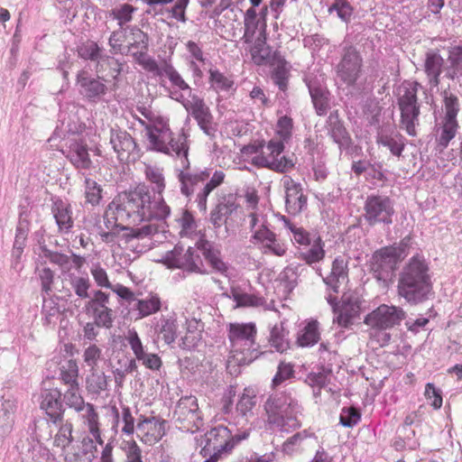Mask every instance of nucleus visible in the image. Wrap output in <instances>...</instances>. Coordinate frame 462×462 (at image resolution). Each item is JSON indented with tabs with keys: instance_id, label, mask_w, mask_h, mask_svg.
I'll use <instances>...</instances> for the list:
<instances>
[{
	"instance_id": "10",
	"label": "nucleus",
	"mask_w": 462,
	"mask_h": 462,
	"mask_svg": "<svg viewBox=\"0 0 462 462\" xmlns=\"http://www.w3.org/2000/svg\"><path fill=\"white\" fill-rule=\"evenodd\" d=\"M110 133V143L117 153L119 161L134 162L141 157V149L130 134L125 130L114 128Z\"/></svg>"
},
{
	"instance_id": "42",
	"label": "nucleus",
	"mask_w": 462,
	"mask_h": 462,
	"mask_svg": "<svg viewBox=\"0 0 462 462\" xmlns=\"http://www.w3.org/2000/svg\"><path fill=\"white\" fill-rule=\"evenodd\" d=\"M161 300L157 295H152L146 300H136L134 309L139 311V319L156 313L161 309Z\"/></svg>"
},
{
	"instance_id": "16",
	"label": "nucleus",
	"mask_w": 462,
	"mask_h": 462,
	"mask_svg": "<svg viewBox=\"0 0 462 462\" xmlns=\"http://www.w3.org/2000/svg\"><path fill=\"white\" fill-rule=\"evenodd\" d=\"M90 150L83 138H71L69 140L68 158L77 169L88 170L92 166Z\"/></svg>"
},
{
	"instance_id": "34",
	"label": "nucleus",
	"mask_w": 462,
	"mask_h": 462,
	"mask_svg": "<svg viewBox=\"0 0 462 462\" xmlns=\"http://www.w3.org/2000/svg\"><path fill=\"white\" fill-rule=\"evenodd\" d=\"M325 254L324 242L319 236L314 240L311 247L306 252H300L298 258L303 260L307 264L311 265L323 260Z\"/></svg>"
},
{
	"instance_id": "40",
	"label": "nucleus",
	"mask_w": 462,
	"mask_h": 462,
	"mask_svg": "<svg viewBox=\"0 0 462 462\" xmlns=\"http://www.w3.org/2000/svg\"><path fill=\"white\" fill-rule=\"evenodd\" d=\"M100 51L101 49L98 44L90 40L82 42L77 48V52L79 58L91 61H101L104 56L100 54Z\"/></svg>"
},
{
	"instance_id": "32",
	"label": "nucleus",
	"mask_w": 462,
	"mask_h": 462,
	"mask_svg": "<svg viewBox=\"0 0 462 462\" xmlns=\"http://www.w3.org/2000/svg\"><path fill=\"white\" fill-rule=\"evenodd\" d=\"M245 32L243 40L246 43H251L256 32H259V37L266 39V21L261 18L244 20Z\"/></svg>"
},
{
	"instance_id": "58",
	"label": "nucleus",
	"mask_w": 462,
	"mask_h": 462,
	"mask_svg": "<svg viewBox=\"0 0 462 462\" xmlns=\"http://www.w3.org/2000/svg\"><path fill=\"white\" fill-rule=\"evenodd\" d=\"M160 333L162 335V339L166 344L173 343L177 337L176 320L172 319H162Z\"/></svg>"
},
{
	"instance_id": "45",
	"label": "nucleus",
	"mask_w": 462,
	"mask_h": 462,
	"mask_svg": "<svg viewBox=\"0 0 462 462\" xmlns=\"http://www.w3.org/2000/svg\"><path fill=\"white\" fill-rule=\"evenodd\" d=\"M184 252V246L178 243L173 249L167 251L158 263H163L168 269H179L182 265L180 264V256Z\"/></svg>"
},
{
	"instance_id": "5",
	"label": "nucleus",
	"mask_w": 462,
	"mask_h": 462,
	"mask_svg": "<svg viewBox=\"0 0 462 462\" xmlns=\"http://www.w3.org/2000/svg\"><path fill=\"white\" fill-rule=\"evenodd\" d=\"M401 263L389 245L383 246L373 253L369 271L377 282L388 288Z\"/></svg>"
},
{
	"instance_id": "22",
	"label": "nucleus",
	"mask_w": 462,
	"mask_h": 462,
	"mask_svg": "<svg viewBox=\"0 0 462 462\" xmlns=\"http://www.w3.org/2000/svg\"><path fill=\"white\" fill-rule=\"evenodd\" d=\"M435 118L436 124L434 130L439 134V137H437V143L442 149H445L456 135L458 127L457 117Z\"/></svg>"
},
{
	"instance_id": "24",
	"label": "nucleus",
	"mask_w": 462,
	"mask_h": 462,
	"mask_svg": "<svg viewBox=\"0 0 462 462\" xmlns=\"http://www.w3.org/2000/svg\"><path fill=\"white\" fill-rule=\"evenodd\" d=\"M348 276L347 262L342 256H337L332 262L331 272L328 276L322 277L324 283L333 292L339 291V280Z\"/></svg>"
},
{
	"instance_id": "21",
	"label": "nucleus",
	"mask_w": 462,
	"mask_h": 462,
	"mask_svg": "<svg viewBox=\"0 0 462 462\" xmlns=\"http://www.w3.org/2000/svg\"><path fill=\"white\" fill-rule=\"evenodd\" d=\"M273 69L271 79L281 91H286L291 77V65L282 54L274 56V62L270 65Z\"/></svg>"
},
{
	"instance_id": "64",
	"label": "nucleus",
	"mask_w": 462,
	"mask_h": 462,
	"mask_svg": "<svg viewBox=\"0 0 462 462\" xmlns=\"http://www.w3.org/2000/svg\"><path fill=\"white\" fill-rule=\"evenodd\" d=\"M200 129L209 137L214 138L218 130V123L214 117H195Z\"/></svg>"
},
{
	"instance_id": "50",
	"label": "nucleus",
	"mask_w": 462,
	"mask_h": 462,
	"mask_svg": "<svg viewBox=\"0 0 462 462\" xmlns=\"http://www.w3.org/2000/svg\"><path fill=\"white\" fill-rule=\"evenodd\" d=\"M109 301V294L102 291H95L93 297L85 304L84 310L90 316V311H97V309L106 308Z\"/></svg>"
},
{
	"instance_id": "9",
	"label": "nucleus",
	"mask_w": 462,
	"mask_h": 462,
	"mask_svg": "<svg viewBox=\"0 0 462 462\" xmlns=\"http://www.w3.org/2000/svg\"><path fill=\"white\" fill-rule=\"evenodd\" d=\"M134 56L138 63L141 64L146 71L155 77L166 76L173 87L180 90H186L190 94L191 88L171 63L164 61L163 65L160 67L154 59L145 57V53L143 51L134 53Z\"/></svg>"
},
{
	"instance_id": "18",
	"label": "nucleus",
	"mask_w": 462,
	"mask_h": 462,
	"mask_svg": "<svg viewBox=\"0 0 462 462\" xmlns=\"http://www.w3.org/2000/svg\"><path fill=\"white\" fill-rule=\"evenodd\" d=\"M195 246L202 253L205 260L212 269L221 274H226L228 264L221 259V251L214 247L213 242L201 240L200 242H196Z\"/></svg>"
},
{
	"instance_id": "8",
	"label": "nucleus",
	"mask_w": 462,
	"mask_h": 462,
	"mask_svg": "<svg viewBox=\"0 0 462 462\" xmlns=\"http://www.w3.org/2000/svg\"><path fill=\"white\" fill-rule=\"evenodd\" d=\"M120 202L116 207V210H126L129 208L133 212H136L142 218L145 217V208L152 206V197L149 188L145 184H139L134 189L120 192L117 195Z\"/></svg>"
},
{
	"instance_id": "41",
	"label": "nucleus",
	"mask_w": 462,
	"mask_h": 462,
	"mask_svg": "<svg viewBox=\"0 0 462 462\" xmlns=\"http://www.w3.org/2000/svg\"><path fill=\"white\" fill-rule=\"evenodd\" d=\"M448 60L450 66L448 75L452 79H462V46H456L449 51Z\"/></svg>"
},
{
	"instance_id": "31",
	"label": "nucleus",
	"mask_w": 462,
	"mask_h": 462,
	"mask_svg": "<svg viewBox=\"0 0 462 462\" xmlns=\"http://www.w3.org/2000/svg\"><path fill=\"white\" fill-rule=\"evenodd\" d=\"M114 227H118L120 230H125L126 232L121 236V238L125 243L132 241L133 239H140L145 236L157 234L159 232L158 227L153 225H145L139 228H133L124 225H115Z\"/></svg>"
},
{
	"instance_id": "60",
	"label": "nucleus",
	"mask_w": 462,
	"mask_h": 462,
	"mask_svg": "<svg viewBox=\"0 0 462 462\" xmlns=\"http://www.w3.org/2000/svg\"><path fill=\"white\" fill-rule=\"evenodd\" d=\"M86 199L88 203L95 206L99 204L102 198V189L95 180L91 179H86Z\"/></svg>"
},
{
	"instance_id": "38",
	"label": "nucleus",
	"mask_w": 462,
	"mask_h": 462,
	"mask_svg": "<svg viewBox=\"0 0 462 462\" xmlns=\"http://www.w3.org/2000/svg\"><path fill=\"white\" fill-rule=\"evenodd\" d=\"M379 145L387 147L393 156L400 157L405 148V138L401 134H395L393 136L383 135L377 137Z\"/></svg>"
},
{
	"instance_id": "4",
	"label": "nucleus",
	"mask_w": 462,
	"mask_h": 462,
	"mask_svg": "<svg viewBox=\"0 0 462 462\" xmlns=\"http://www.w3.org/2000/svg\"><path fill=\"white\" fill-rule=\"evenodd\" d=\"M395 202L386 195L371 194L365 198L362 217L370 226L379 224L390 226L396 215Z\"/></svg>"
},
{
	"instance_id": "19",
	"label": "nucleus",
	"mask_w": 462,
	"mask_h": 462,
	"mask_svg": "<svg viewBox=\"0 0 462 462\" xmlns=\"http://www.w3.org/2000/svg\"><path fill=\"white\" fill-rule=\"evenodd\" d=\"M252 239L263 244L265 252H270L276 256H283L286 247L276 239V234L271 231L263 223L252 236Z\"/></svg>"
},
{
	"instance_id": "23",
	"label": "nucleus",
	"mask_w": 462,
	"mask_h": 462,
	"mask_svg": "<svg viewBox=\"0 0 462 462\" xmlns=\"http://www.w3.org/2000/svg\"><path fill=\"white\" fill-rule=\"evenodd\" d=\"M51 212L60 230L69 231L73 226L71 206L61 199H55L52 202Z\"/></svg>"
},
{
	"instance_id": "44",
	"label": "nucleus",
	"mask_w": 462,
	"mask_h": 462,
	"mask_svg": "<svg viewBox=\"0 0 462 462\" xmlns=\"http://www.w3.org/2000/svg\"><path fill=\"white\" fill-rule=\"evenodd\" d=\"M63 395V403L68 405L70 408H74L77 411H84L85 409V402L83 398L79 393V384L74 383L72 386H69L68 391L62 394Z\"/></svg>"
},
{
	"instance_id": "51",
	"label": "nucleus",
	"mask_w": 462,
	"mask_h": 462,
	"mask_svg": "<svg viewBox=\"0 0 462 462\" xmlns=\"http://www.w3.org/2000/svg\"><path fill=\"white\" fill-rule=\"evenodd\" d=\"M60 378L66 384L72 386L74 383H78L77 378L79 375V368L77 362L73 359H69L65 365H62L60 368Z\"/></svg>"
},
{
	"instance_id": "28",
	"label": "nucleus",
	"mask_w": 462,
	"mask_h": 462,
	"mask_svg": "<svg viewBox=\"0 0 462 462\" xmlns=\"http://www.w3.org/2000/svg\"><path fill=\"white\" fill-rule=\"evenodd\" d=\"M319 322L311 320L298 333L296 343L299 346L308 347L317 344L319 340Z\"/></svg>"
},
{
	"instance_id": "17",
	"label": "nucleus",
	"mask_w": 462,
	"mask_h": 462,
	"mask_svg": "<svg viewBox=\"0 0 462 462\" xmlns=\"http://www.w3.org/2000/svg\"><path fill=\"white\" fill-rule=\"evenodd\" d=\"M305 82L308 87L313 106L318 116H322L327 112L328 106V91L316 77L307 76Z\"/></svg>"
},
{
	"instance_id": "11",
	"label": "nucleus",
	"mask_w": 462,
	"mask_h": 462,
	"mask_svg": "<svg viewBox=\"0 0 462 462\" xmlns=\"http://www.w3.org/2000/svg\"><path fill=\"white\" fill-rule=\"evenodd\" d=\"M298 405V401L285 392L270 395L264 403L268 422L270 424L282 423V416Z\"/></svg>"
},
{
	"instance_id": "20",
	"label": "nucleus",
	"mask_w": 462,
	"mask_h": 462,
	"mask_svg": "<svg viewBox=\"0 0 462 462\" xmlns=\"http://www.w3.org/2000/svg\"><path fill=\"white\" fill-rule=\"evenodd\" d=\"M87 129L86 124L80 121V117H63L49 139V141L61 138L71 139L70 136H79Z\"/></svg>"
},
{
	"instance_id": "48",
	"label": "nucleus",
	"mask_w": 462,
	"mask_h": 462,
	"mask_svg": "<svg viewBox=\"0 0 462 462\" xmlns=\"http://www.w3.org/2000/svg\"><path fill=\"white\" fill-rule=\"evenodd\" d=\"M361 420V411L354 406L343 407L339 416V424L345 428H353Z\"/></svg>"
},
{
	"instance_id": "13",
	"label": "nucleus",
	"mask_w": 462,
	"mask_h": 462,
	"mask_svg": "<svg viewBox=\"0 0 462 462\" xmlns=\"http://www.w3.org/2000/svg\"><path fill=\"white\" fill-rule=\"evenodd\" d=\"M40 408L54 423H62L65 412V404L62 400V393L57 388L46 389L40 394Z\"/></svg>"
},
{
	"instance_id": "56",
	"label": "nucleus",
	"mask_w": 462,
	"mask_h": 462,
	"mask_svg": "<svg viewBox=\"0 0 462 462\" xmlns=\"http://www.w3.org/2000/svg\"><path fill=\"white\" fill-rule=\"evenodd\" d=\"M39 244H40V249L43 254V256L47 259H49V261L51 263H54V264H57L60 267H65L69 264V257L62 253H60V252H54V251H51L50 250L46 245L44 244H41V242L39 241Z\"/></svg>"
},
{
	"instance_id": "35",
	"label": "nucleus",
	"mask_w": 462,
	"mask_h": 462,
	"mask_svg": "<svg viewBox=\"0 0 462 462\" xmlns=\"http://www.w3.org/2000/svg\"><path fill=\"white\" fill-rule=\"evenodd\" d=\"M326 125L328 129V134L337 145L346 140L350 135L339 117H328Z\"/></svg>"
},
{
	"instance_id": "62",
	"label": "nucleus",
	"mask_w": 462,
	"mask_h": 462,
	"mask_svg": "<svg viewBox=\"0 0 462 462\" xmlns=\"http://www.w3.org/2000/svg\"><path fill=\"white\" fill-rule=\"evenodd\" d=\"M189 0H176L173 6L171 8H167V12L171 14V17L181 22L185 23L187 21L186 18V9L189 5Z\"/></svg>"
},
{
	"instance_id": "57",
	"label": "nucleus",
	"mask_w": 462,
	"mask_h": 462,
	"mask_svg": "<svg viewBox=\"0 0 462 462\" xmlns=\"http://www.w3.org/2000/svg\"><path fill=\"white\" fill-rule=\"evenodd\" d=\"M70 285L73 288L77 296L81 299L89 298L88 289L90 287V282L88 278L79 277L74 274L70 276Z\"/></svg>"
},
{
	"instance_id": "46",
	"label": "nucleus",
	"mask_w": 462,
	"mask_h": 462,
	"mask_svg": "<svg viewBox=\"0 0 462 462\" xmlns=\"http://www.w3.org/2000/svg\"><path fill=\"white\" fill-rule=\"evenodd\" d=\"M328 11L329 14L336 12L342 22L348 23L353 15L354 8L347 0H334Z\"/></svg>"
},
{
	"instance_id": "43",
	"label": "nucleus",
	"mask_w": 462,
	"mask_h": 462,
	"mask_svg": "<svg viewBox=\"0 0 462 462\" xmlns=\"http://www.w3.org/2000/svg\"><path fill=\"white\" fill-rule=\"evenodd\" d=\"M331 368L322 365L321 371L318 373H309L306 376L305 383L312 388H324L329 383V375L331 374Z\"/></svg>"
},
{
	"instance_id": "14",
	"label": "nucleus",
	"mask_w": 462,
	"mask_h": 462,
	"mask_svg": "<svg viewBox=\"0 0 462 462\" xmlns=\"http://www.w3.org/2000/svg\"><path fill=\"white\" fill-rule=\"evenodd\" d=\"M77 85L79 93L90 101L99 100L107 91L106 79L93 77L86 70H79L77 74Z\"/></svg>"
},
{
	"instance_id": "1",
	"label": "nucleus",
	"mask_w": 462,
	"mask_h": 462,
	"mask_svg": "<svg viewBox=\"0 0 462 462\" xmlns=\"http://www.w3.org/2000/svg\"><path fill=\"white\" fill-rule=\"evenodd\" d=\"M429 266L423 257L413 255L399 273L397 291L410 305H418L432 294Z\"/></svg>"
},
{
	"instance_id": "54",
	"label": "nucleus",
	"mask_w": 462,
	"mask_h": 462,
	"mask_svg": "<svg viewBox=\"0 0 462 462\" xmlns=\"http://www.w3.org/2000/svg\"><path fill=\"white\" fill-rule=\"evenodd\" d=\"M291 363L281 362L277 367V372L273 378V386L276 387L284 381L294 377V368Z\"/></svg>"
},
{
	"instance_id": "33",
	"label": "nucleus",
	"mask_w": 462,
	"mask_h": 462,
	"mask_svg": "<svg viewBox=\"0 0 462 462\" xmlns=\"http://www.w3.org/2000/svg\"><path fill=\"white\" fill-rule=\"evenodd\" d=\"M196 260H200V257L199 254H196V251L193 247L189 246L186 250V252L181 254L180 264H181V267H179V269L184 270L187 273H196L199 274H208V271L206 269H202L196 263Z\"/></svg>"
},
{
	"instance_id": "15",
	"label": "nucleus",
	"mask_w": 462,
	"mask_h": 462,
	"mask_svg": "<svg viewBox=\"0 0 462 462\" xmlns=\"http://www.w3.org/2000/svg\"><path fill=\"white\" fill-rule=\"evenodd\" d=\"M284 187L285 207L288 214L295 216L307 208L308 198L303 194L300 183L290 179L284 182Z\"/></svg>"
},
{
	"instance_id": "47",
	"label": "nucleus",
	"mask_w": 462,
	"mask_h": 462,
	"mask_svg": "<svg viewBox=\"0 0 462 462\" xmlns=\"http://www.w3.org/2000/svg\"><path fill=\"white\" fill-rule=\"evenodd\" d=\"M301 413V407L299 404L293 410L289 411L282 416L283 421L282 423H273L281 430L288 431L289 430H296L300 428L301 422L298 420V415Z\"/></svg>"
},
{
	"instance_id": "26",
	"label": "nucleus",
	"mask_w": 462,
	"mask_h": 462,
	"mask_svg": "<svg viewBox=\"0 0 462 462\" xmlns=\"http://www.w3.org/2000/svg\"><path fill=\"white\" fill-rule=\"evenodd\" d=\"M444 60L439 52L429 51L426 54L425 72L429 81L433 86L439 84V76L442 72Z\"/></svg>"
},
{
	"instance_id": "39",
	"label": "nucleus",
	"mask_w": 462,
	"mask_h": 462,
	"mask_svg": "<svg viewBox=\"0 0 462 462\" xmlns=\"http://www.w3.org/2000/svg\"><path fill=\"white\" fill-rule=\"evenodd\" d=\"M365 300H362L357 294L344 293L342 296V305L341 309L346 310L351 317L356 319L360 316L361 311L363 310V304Z\"/></svg>"
},
{
	"instance_id": "55",
	"label": "nucleus",
	"mask_w": 462,
	"mask_h": 462,
	"mask_svg": "<svg viewBox=\"0 0 462 462\" xmlns=\"http://www.w3.org/2000/svg\"><path fill=\"white\" fill-rule=\"evenodd\" d=\"M71 433L72 424L70 422L61 424L57 435L54 438V444L57 447L65 448L73 441Z\"/></svg>"
},
{
	"instance_id": "25",
	"label": "nucleus",
	"mask_w": 462,
	"mask_h": 462,
	"mask_svg": "<svg viewBox=\"0 0 462 462\" xmlns=\"http://www.w3.org/2000/svg\"><path fill=\"white\" fill-rule=\"evenodd\" d=\"M265 40L264 38L258 37L251 49L252 60L257 66H270L274 62V56L281 54L279 51H273L272 48L266 44Z\"/></svg>"
},
{
	"instance_id": "7",
	"label": "nucleus",
	"mask_w": 462,
	"mask_h": 462,
	"mask_svg": "<svg viewBox=\"0 0 462 462\" xmlns=\"http://www.w3.org/2000/svg\"><path fill=\"white\" fill-rule=\"evenodd\" d=\"M406 317L407 313L402 308L381 304L365 317L364 323L373 328L390 329L399 326Z\"/></svg>"
},
{
	"instance_id": "59",
	"label": "nucleus",
	"mask_w": 462,
	"mask_h": 462,
	"mask_svg": "<svg viewBox=\"0 0 462 462\" xmlns=\"http://www.w3.org/2000/svg\"><path fill=\"white\" fill-rule=\"evenodd\" d=\"M425 397L430 404L436 410L442 406V392L433 383H428L425 386Z\"/></svg>"
},
{
	"instance_id": "61",
	"label": "nucleus",
	"mask_w": 462,
	"mask_h": 462,
	"mask_svg": "<svg viewBox=\"0 0 462 462\" xmlns=\"http://www.w3.org/2000/svg\"><path fill=\"white\" fill-rule=\"evenodd\" d=\"M39 273L41 281L42 292L50 295L52 291V284L54 282V272L49 267H43L42 270L36 269Z\"/></svg>"
},
{
	"instance_id": "63",
	"label": "nucleus",
	"mask_w": 462,
	"mask_h": 462,
	"mask_svg": "<svg viewBox=\"0 0 462 462\" xmlns=\"http://www.w3.org/2000/svg\"><path fill=\"white\" fill-rule=\"evenodd\" d=\"M127 340L136 359L141 360L142 355L144 354L145 352L141 338L139 337L135 329L128 330Z\"/></svg>"
},
{
	"instance_id": "12",
	"label": "nucleus",
	"mask_w": 462,
	"mask_h": 462,
	"mask_svg": "<svg viewBox=\"0 0 462 462\" xmlns=\"http://www.w3.org/2000/svg\"><path fill=\"white\" fill-rule=\"evenodd\" d=\"M422 89L417 81H403L398 88V105L401 116H419L420 103L418 100V91Z\"/></svg>"
},
{
	"instance_id": "37",
	"label": "nucleus",
	"mask_w": 462,
	"mask_h": 462,
	"mask_svg": "<svg viewBox=\"0 0 462 462\" xmlns=\"http://www.w3.org/2000/svg\"><path fill=\"white\" fill-rule=\"evenodd\" d=\"M239 205L236 202L233 194H228L223 198V201H219L216 207L210 211L211 214H216L219 218L226 217L224 223L226 225L227 218L237 210Z\"/></svg>"
},
{
	"instance_id": "2",
	"label": "nucleus",
	"mask_w": 462,
	"mask_h": 462,
	"mask_svg": "<svg viewBox=\"0 0 462 462\" xmlns=\"http://www.w3.org/2000/svg\"><path fill=\"white\" fill-rule=\"evenodd\" d=\"M256 326L253 322L230 323L227 337L231 346L228 363L234 362L238 366L248 365L266 351H260L255 343Z\"/></svg>"
},
{
	"instance_id": "53",
	"label": "nucleus",
	"mask_w": 462,
	"mask_h": 462,
	"mask_svg": "<svg viewBox=\"0 0 462 462\" xmlns=\"http://www.w3.org/2000/svg\"><path fill=\"white\" fill-rule=\"evenodd\" d=\"M412 244L413 237L410 234L402 238L400 243H394L393 245H390L389 247L393 251L397 258H399V260L402 262L409 255L411 248L412 247Z\"/></svg>"
},
{
	"instance_id": "3",
	"label": "nucleus",
	"mask_w": 462,
	"mask_h": 462,
	"mask_svg": "<svg viewBox=\"0 0 462 462\" xmlns=\"http://www.w3.org/2000/svg\"><path fill=\"white\" fill-rule=\"evenodd\" d=\"M134 118L138 120L144 127L145 136L150 142L151 150L166 154H170V150H171L177 156H180V147L188 145L187 137L184 134V141L180 143L174 140L172 132L164 117H145L149 122H146L142 117Z\"/></svg>"
},
{
	"instance_id": "6",
	"label": "nucleus",
	"mask_w": 462,
	"mask_h": 462,
	"mask_svg": "<svg viewBox=\"0 0 462 462\" xmlns=\"http://www.w3.org/2000/svg\"><path fill=\"white\" fill-rule=\"evenodd\" d=\"M363 58L357 48L352 44L342 47L340 60L336 66L337 77L346 85L354 86L360 78Z\"/></svg>"
},
{
	"instance_id": "30",
	"label": "nucleus",
	"mask_w": 462,
	"mask_h": 462,
	"mask_svg": "<svg viewBox=\"0 0 462 462\" xmlns=\"http://www.w3.org/2000/svg\"><path fill=\"white\" fill-rule=\"evenodd\" d=\"M283 322L274 325L270 333L269 342L277 352L283 353L290 348V341L287 338L289 331L285 330Z\"/></svg>"
},
{
	"instance_id": "49",
	"label": "nucleus",
	"mask_w": 462,
	"mask_h": 462,
	"mask_svg": "<svg viewBox=\"0 0 462 462\" xmlns=\"http://www.w3.org/2000/svg\"><path fill=\"white\" fill-rule=\"evenodd\" d=\"M135 10L136 9L130 4H123L113 8L110 11V16L117 20L118 25L122 27L132 20L133 13Z\"/></svg>"
},
{
	"instance_id": "36",
	"label": "nucleus",
	"mask_w": 462,
	"mask_h": 462,
	"mask_svg": "<svg viewBox=\"0 0 462 462\" xmlns=\"http://www.w3.org/2000/svg\"><path fill=\"white\" fill-rule=\"evenodd\" d=\"M302 264H290L286 266L280 273V281L284 284L288 292H291L298 285V278L300 274V270H303Z\"/></svg>"
},
{
	"instance_id": "29",
	"label": "nucleus",
	"mask_w": 462,
	"mask_h": 462,
	"mask_svg": "<svg viewBox=\"0 0 462 462\" xmlns=\"http://www.w3.org/2000/svg\"><path fill=\"white\" fill-rule=\"evenodd\" d=\"M210 436L217 437H228V439L225 441L222 445V450H228L229 452L242 440L246 439L250 432L249 430H245L240 433H237L234 436H231V431L225 426H218L217 428H214L209 431Z\"/></svg>"
},
{
	"instance_id": "52",
	"label": "nucleus",
	"mask_w": 462,
	"mask_h": 462,
	"mask_svg": "<svg viewBox=\"0 0 462 462\" xmlns=\"http://www.w3.org/2000/svg\"><path fill=\"white\" fill-rule=\"evenodd\" d=\"M113 310L106 307L97 309V311H90V316L93 317L95 324L99 328H110L113 326Z\"/></svg>"
},
{
	"instance_id": "27",
	"label": "nucleus",
	"mask_w": 462,
	"mask_h": 462,
	"mask_svg": "<svg viewBox=\"0 0 462 462\" xmlns=\"http://www.w3.org/2000/svg\"><path fill=\"white\" fill-rule=\"evenodd\" d=\"M208 83L210 85V88L217 93H228L230 91L236 90L235 82L231 76H226L217 69L212 68L208 70Z\"/></svg>"
}]
</instances>
